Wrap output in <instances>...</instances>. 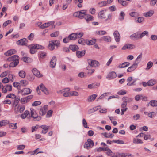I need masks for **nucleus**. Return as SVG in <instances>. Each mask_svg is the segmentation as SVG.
I'll return each instance as SVG.
<instances>
[{
    "instance_id": "f257e3e1",
    "label": "nucleus",
    "mask_w": 157,
    "mask_h": 157,
    "mask_svg": "<svg viewBox=\"0 0 157 157\" xmlns=\"http://www.w3.org/2000/svg\"><path fill=\"white\" fill-rule=\"evenodd\" d=\"M107 16V18L106 20H108L111 19L112 15L109 14L106 12L105 10H103L100 11L98 14V17L100 19H105Z\"/></svg>"
},
{
    "instance_id": "f03ea898",
    "label": "nucleus",
    "mask_w": 157,
    "mask_h": 157,
    "mask_svg": "<svg viewBox=\"0 0 157 157\" xmlns=\"http://www.w3.org/2000/svg\"><path fill=\"white\" fill-rule=\"evenodd\" d=\"M83 33H72L69 35L68 36L69 37L70 40H74L77 38H79L81 37L83 35Z\"/></svg>"
},
{
    "instance_id": "7ed1b4c3",
    "label": "nucleus",
    "mask_w": 157,
    "mask_h": 157,
    "mask_svg": "<svg viewBox=\"0 0 157 157\" xmlns=\"http://www.w3.org/2000/svg\"><path fill=\"white\" fill-rule=\"evenodd\" d=\"M32 90L28 88H25L22 90L19 89L18 91V93L21 94L23 96H25L30 94Z\"/></svg>"
},
{
    "instance_id": "20e7f679",
    "label": "nucleus",
    "mask_w": 157,
    "mask_h": 157,
    "mask_svg": "<svg viewBox=\"0 0 157 157\" xmlns=\"http://www.w3.org/2000/svg\"><path fill=\"white\" fill-rule=\"evenodd\" d=\"M70 89L69 88H66L62 90L58 91L57 93L60 94H63V96L65 97H67L70 96L71 94L69 93V91Z\"/></svg>"
},
{
    "instance_id": "39448f33",
    "label": "nucleus",
    "mask_w": 157,
    "mask_h": 157,
    "mask_svg": "<svg viewBox=\"0 0 157 157\" xmlns=\"http://www.w3.org/2000/svg\"><path fill=\"white\" fill-rule=\"evenodd\" d=\"M94 145V143L93 140L90 139H88L87 142L85 143L84 147L85 148L89 149L90 147L92 148Z\"/></svg>"
},
{
    "instance_id": "423d86ee",
    "label": "nucleus",
    "mask_w": 157,
    "mask_h": 157,
    "mask_svg": "<svg viewBox=\"0 0 157 157\" xmlns=\"http://www.w3.org/2000/svg\"><path fill=\"white\" fill-rule=\"evenodd\" d=\"M31 117L34 118L35 120L39 121L41 119V117L38 116L36 111L33 109H30Z\"/></svg>"
},
{
    "instance_id": "0eeeda50",
    "label": "nucleus",
    "mask_w": 157,
    "mask_h": 157,
    "mask_svg": "<svg viewBox=\"0 0 157 157\" xmlns=\"http://www.w3.org/2000/svg\"><path fill=\"white\" fill-rule=\"evenodd\" d=\"M88 64L93 67H97L99 66V63L95 60L89 59L87 60Z\"/></svg>"
},
{
    "instance_id": "6e6552de",
    "label": "nucleus",
    "mask_w": 157,
    "mask_h": 157,
    "mask_svg": "<svg viewBox=\"0 0 157 157\" xmlns=\"http://www.w3.org/2000/svg\"><path fill=\"white\" fill-rule=\"evenodd\" d=\"M140 32H138L131 35L130 36V38L131 39L133 40H136L139 39H141L140 37Z\"/></svg>"
},
{
    "instance_id": "1a4fd4ad",
    "label": "nucleus",
    "mask_w": 157,
    "mask_h": 157,
    "mask_svg": "<svg viewBox=\"0 0 157 157\" xmlns=\"http://www.w3.org/2000/svg\"><path fill=\"white\" fill-rule=\"evenodd\" d=\"M135 48V46L132 44H127L125 45L122 48V50L126 49H132Z\"/></svg>"
},
{
    "instance_id": "9d476101",
    "label": "nucleus",
    "mask_w": 157,
    "mask_h": 157,
    "mask_svg": "<svg viewBox=\"0 0 157 157\" xmlns=\"http://www.w3.org/2000/svg\"><path fill=\"white\" fill-rule=\"evenodd\" d=\"M28 40L26 38H23L17 42V44L20 45H25L27 44Z\"/></svg>"
},
{
    "instance_id": "9b49d317",
    "label": "nucleus",
    "mask_w": 157,
    "mask_h": 157,
    "mask_svg": "<svg viewBox=\"0 0 157 157\" xmlns=\"http://www.w3.org/2000/svg\"><path fill=\"white\" fill-rule=\"evenodd\" d=\"M32 71L34 75L37 77L40 78L43 76L40 72L36 68H33L32 70Z\"/></svg>"
},
{
    "instance_id": "f8f14e48",
    "label": "nucleus",
    "mask_w": 157,
    "mask_h": 157,
    "mask_svg": "<svg viewBox=\"0 0 157 157\" xmlns=\"http://www.w3.org/2000/svg\"><path fill=\"white\" fill-rule=\"evenodd\" d=\"M117 76V74L114 71H112L109 73L107 75L106 78L110 80L115 78Z\"/></svg>"
},
{
    "instance_id": "ddd939ff",
    "label": "nucleus",
    "mask_w": 157,
    "mask_h": 157,
    "mask_svg": "<svg viewBox=\"0 0 157 157\" xmlns=\"http://www.w3.org/2000/svg\"><path fill=\"white\" fill-rule=\"evenodd\" d=\"M138 64L134 63L131 66L129 67L127 70L128 72H131L134 71L137 67Z\"/></svg>"
},
{
    "instance_id": "4468645a",
    "label": "nucleus",
    "mask_w": 157,
    "mask_h": 157,
    "mask_svg": "<svg viewBox=\"0 0 157 157\" xmlns=\"http://www.w3.org/2000/svg\"><path fill=\"white\" fill-rule=\"evenodd\" d=\"M56 58L55 56L52 57V59L50 61V67L52 68H54L56 65Z\"/></svg>"
},
{
    "instance_id": "2eb2a0df",
    "label": "nucleus",
    "mask_w": 157,
    "mask_h": 157,
    "mask_svg": "<svg viewBox=\"0 0 157 157\" xmlns=\"http://www.w3.org/2000/svg\"><path fill=\"white\" fill-rule=\"evenodd\" d=\"M19 56L17 55H14L8 58L7 60L9 61H15L17 60L19 61Z\"/></svg>"
},
{
    "instance_id": "dca6fc26",
    "label": "nucleus",
    "mask_w": 157,
    "mask_h": 157,
    "mask_svg": "<svg viewBox=\"0 0 157 157\" xmlns=\"http://www.w3.org/2000/svg\"><path fill=\"white\" fill-rule=\"evenodd\" d=\"M86 10H82L79 11V18L81 19H83L86 16Z\"/></svg>"
},
{
    "instance_id": "f3484780",
    "label": "nucleus",
    "mask_w": 157,
    "mask_h": 157,
    "mask_svg": "<svg viewBox=\"0 0 157 157\" xmlns=\"http://www.w3.org/2000/svg\"><path fill=\"white\" fill-rule=\"evenodd\" d=\"M113 35L116 42H119L120 40V34L117 31H115L113 33Z\"/></svg>"
},
{
    "instance_id": "a211bd4d",
    "label": "nucleus",
    "mask_w": 157,
    "mask_h": 157,
    "mask_svg": "<svg viewBox=\"0 0 157 157\" xmlns=\"http://www.w3.org/2000/svg\"><path fill=\"white\" fill-rule=\"evenodd\" d=\"M86 53V51L84 50L82 51H78L76 52V55L78 57L80 58L84 56Z\"/></svg>"
},
{
    "instance_id": "6ab92c4d",
    "label": "nucleus",
    "mask_w": 157,
    "mask_h": 157,
    "mask_svg": "<svg viewBox=\"0 0 157 157\" xmlns=\"http://www.w3.org/2000/svg\"><path fill=\"white\" fill-rule=\"evenodd\" d=\"M40 87L41 91L43 92L45 94H48V92L47 89L43 84H41L40 85Z\"/></svg>"
},
{
    "instance_id": "aec40b11",
    "label": "nucleus",
    "mask_w": 157,
    "mask_h": 157,
    "mask_svg": "<svg viewBox=\"0 0 157 157\" xmlns=\"http://www.w3.org/2000/svg\"><path fill=\"white\" fill-rule=\"evenodd\" d=\"M133 98H129L127 97H124L122 98V100L124 102H125L126 104L131 102L132 101Z\"/></svg>"
},
{
    "instance_id": "412c9836",
    "label": "nucleus",
    "mask_w": 157,
    "mask_h": 157,
    "mask_svg": "<svg viewBox=\"0 0 157 157\" xmlns=\"http://www.w3.org/2000/svg\"><path fill=\"white\" fill-rule=\"evenodd\" d=\"M16 51L14 49H10L5 53V55L7 56H9L15 53Z\"/></svg>"
},
{
    "instance_id": "4be33fe9",
    "label": "nucleus",
    "mask_w": 157,
    "mask_h": 157,
    "mask_svg": "<svg viewBox=\"0 0 157 157\" xmlns=\"http://www.w3.org/2000/svg\"><path fill=\"white\" fill-rule=\"evenodd\" d=\"M130 65V63L128 62H124L119 65L118 67L120 68H125Z\"/></svg>"
},
{
    "instance_id": "5701e85b",
    "label": "nucleus",
    "mask_w": 157,
    "mask_h": 157,
    "mask_svg": "<svg viewBox=\"0 0 157 157\" xmlns=\"http://www.w3.org/2000/svg\"><path fill=\"white\" fill-rule=\"evenodd\" d=\"M97 95L96 94H93L91 96H89L87 99V101L88 102H91L94 101Z\"/></svg>"
},
{
    "instance_id": "b1692460",
    "label": "nucleus",
    "mask_w": 157,
    "mask_h": 157,
    "mask_svg": "<svg viewBox=\"0 0 157 157\" xmlns=\"http://www.w3.org/2000/svg\"><path fill=\"white\" fill-rule=\"evenodd\" d=\"M28 48L30 49V52L31 54H34L36 52V51L34 48V44H31L28 46Z\"/></svg>"
},
{
    "instance_id": "393cba45",
    "label": "nucleus",
    "mask_w": 157,
    "mask_h": 157,
    "mask_svg": "<svg viewBox=\"0 0 157 157\" xmlns=\"http://www.w3.org/2000/svg\"><path fill=\"white\" fill-rule=\"evenodd\" d=\"M101 134L103 135L105 137L107 138H112L114 136V135L113 134L111 133H108L106 132L102 133H101Z\"/></svg>"
},
{
    "instance_id": "a878e982",
    "label": "nucleus",
    "mask_w": 157,
    "mask_h": 157,
    "mask_svg": "<svg viewBox=\"0 0 157 157\" xmlns=\"http://www.w3.org/2000/svg\"><path fill=\"white\" fill-rule=\"evenodd\" d=\"M19 61L18 60L15 61H12L9 65L10 67H16L19 63Z\"/></svg>"
},
{
    "instance_id": "bb28decb",
    "label": "nucleus",
    "mask_w": 157,
    "mask_h": 157,
    "mask_svg": "<svg viewBox=\"0 0 157 157\" xmlns=\"http://www.w3.org/2000/svg\"><path fill=\"white\" fill-rule=\"evenodd\" d=\"M154 13V11L153 10H150L147 13H144V15L146 17H151Z\"/></svg>"
},
{
    "instance_id": "cd10ccee",
    "label": "nucleus",
    "mask_w": 157,
    "mask_h": 157,
    "mask_svg": "<svg viewBox=\"0 0 157 157\" xmlns=\"http://www.w3.org/2000/svg\"><path fill=\"white\" fill-rule=\"evenodd\" d=\"M100 85V83H98L90 84L88 85V87L90 89L96 88L97 87L99 86Z\"/></svg>"
},
{
    "instance_id": "c85d7f7f",
    "label": "nucleus",
    "mask_w": 157,
    "mask_h": 157,
    "mask_svg": "<svg viewBox=\"0 0 157 157\" xmlns=\"http://www.w3.org/2000/svg\"><path fill=\"white\" fill-rule=\"evenodd\" d=\"M9 123V121L6 120H4L1 121H0V127L6 125L8 124Z\"/></svg>"
},
{
    "instance_id": "c756f323",
    "label": "nucleus",
    "mask_w": 157,
    "mask_h": 157,
    "mask_svg": "<svg viewBox=\"0 0 157 157\" xmlns=\"http://www.w3.org/2000/svg\"><path fill=\"white\" fill-rule=\"evenodd\" d=\"M20 101V98L19 97H16L15 98H14V99L13 101V106H14L15 107H16Z\"/></svg>"
},
{
    "instance_id": "7c9ffc66",
    "label": "nucleus",
    "mask_w": 157,
    "mask_h": 157,
    "mask_svg": "<svg viewBox=\"0 0 157 157\" xmlns=\"http://www.w3.org/2000/svg\"><path fill=\"white\" fill-rule=\"evenodd\" d=\"M69 48L73 51H75L78 49V47L76 45H70Z\"/></svg>"
},
{
    "instance_id": "2f4dec72",
    "label": "nucleus",
    "mask_w": 157,
    "mask_h": 157,
    "mask_svg": "<svg viewBox=\"0 0 157 157\" xmlns=\"http://www.w3.org/2000/svg\"><path fill=\"white\" fill-rule=\"evenodd\" d=\"M96 42V39H92L90 40H86V44L89 45H93Z\"/></svg>"
},
{
    "instance_id": "473e14b6",
    "label": "nucleus",
    "mask_w": 157,
    "mask_h": 157,
    "mask_svg": "<svg viewBox=\"0 0 157 157\" xmlns=\"http://www.w3.org/2000/svg\"><path fill=\"white\" fill-rule=\"evenodd\" d=\"M48 48L51 50H53L55 48L54 44L53 42L52 41H49V44L48 45Z\"/></svg>"
},
{
    "instance_id": "72a5a7b5",
    "label": "nucleus",
    "mask_w": 157,
    "mask_h": 157,
    "mask_svg": "<svg viewBox=\"0 0 157 157\" xmlns=\"http://www.w3.org/2000/svg\"><path fill=\"white\" fill-rule=\"evenodd\" d=\"M140 38L141 39L144 36L146 35L147 36H148L149 35L148 32L147 31H144L142 33H141L140 32Z\"/></svg>"
},
{
    "instance_id": "f704fd0d",
    "label": "nucleus",
    "mask_w": 157,
    "mask_h": 157,
    "mask_svg": "<svg viewBox=\"0 0 157 157\" xmlns=\"http://www.w3.org/2000/svg\"><path fill=\"white\" fill-rule=\"evenodd\" d=\"M133 142L135 144H142L143 143V141L141 139L136 138L133 139Z\"/></svg>"
},
{
    "instance_id": "c9c22d12",
    "label": "nucleus",
    "mask_w": 157,
    "mask_h": 157,
    "mask_svg": "<svg viewBox=\"0 0 157 157\" xmlns=\"http://www.w3.org/2000/svg\"><path fill=\"white\" fill-rule=\"evenodd\" d=\"M142 57V54L140 53L137 57L135 60V63L138 64L141 60Z\"/></svg>"
},
{
    "instance_id": "e433bc0d",
    "label": "nucleus",
    "mask_w": 157,
    "mask_h": 157,
    "mask_svg": "<svg viewBox=\"0 0 157 157\" xmlns=\"http://www.w3.org/2000/svg\"><path fill=\"white\" fill-rule=\"evenodd\" d=\"M101 38L102 40L108 42H110L111 40V37L109 36H106L102 37Z\"/></svg>"
},
{
    "instance_id": "4c0bfd02",
    "label": "nucleus",
    "mask_w": 157,
    "mask_h": 157,
    "mask_svg": "<svg viewBox=\"0 0 157 157\" xmlns=\"http://www.w3.org/2000/svg\"><path fill=\"white\" fill-rule=\"evenodd\" d=\"M85 19L87 22L90 21H92L94 19V17L90 15L86 14V16L85 17Z\"/></svg>"
},
{
    "instance_id": "58836bf2",
    "label": "nucleus",
    "mask_w": 157,
    "mask_h": 157,
    "mask_svg": "<svg viewBox=\"0 0 157 157\" xmlns=\"http://www.w3.org/2000/svg\"><path fill=\"white\" fill-rule=\"evenodd\" d=\"M17 123H10L9 124V127L10 128L13 129H16L17 128V126L16 125Z\"/></svg>"
},
{
    "instance_id": "ea45409f",
    "label": "nucleus",
    "mask_w": 157,
    "mask_h": 157,
    "mask_svg": "<svg viewBox=\"0 0 157 157\" xmlns=\"http://www.w3.org/2000/svg\"><path fill=\"white\" fill-rule=\"evenodd\" d=\"M34 48L36 49H43L44 48V46L38 44H34Z\"/></svg>"
},
{
    "instance_id": "a19ab883",
    "label": "nucleus",
    "mask_w": 157,
    "mask_h": 157,
    "mask_svg": "<svg viewBox=\"0 0 157 157\" xmlns=\"http://www.w3.org/2000/svg\"><path fill=\"white\" fill-rule=\"evenodd\" d=\"M26 74L24 71L21 70L19 73V75L22 78H24L25 77Z\"/></svg>"
},
{
    "instance_id": "79ce46f5",
    "label": "nucleus",
    "mask_w": 157,
    "mask_h": 157,
    "mask_svg": "<svg viewBox=\"0 0 157 157\" xmlns=\"http://www.w3.org/2000/svg\"><path fill=\"white\" fill-rule=\"evenodd\" d=\"M150 105L153 107L157 106V101L155 100H151L150 101Z\"/></svg>"
},
{
    "instance_id": "37998d69",
    "label": "nucleus",
    "mask_w": 157,
    "mask_h": 157,
    "mask_svg": "<svg viewBox=\"0 0 157 157\" xmlns=\"http://www.w3.org/2000/svg\"><path fill=\"white\" fill-rule=\"evenodd\" d=\"M52 42H53L54 46H56L57 47H58L60 45V41L58 40H51Z\"/></svg>"
},
{
    "instance_id": "c03bdc74",
    "label": "nucleus",
    "mask_w": 157,
    "mask_h": 157,
    "mask_svg": "<svg viewBox=\"0 0 157 157\" xmlns=\"http://www.w3.org/2000/svg\"><path fill=\"white\" fill-rule=\"evenodd\" d=\"M59 34V32L57 31L51 33L50 35V36L51 37H56L58 36Z\"/></svg>"
},
{
    "instance_id": "a18cd8bd",
    "label": "nucleus",
    "mask_w": 157,
    "mask_h": 157,
    "mask_svg": "<svg viewBox=\"0 0 157 157\" xmlns=\"http://www.w3.org/2000/svg\"><path fill=\"white\" fill-rule=\"evenodd\" d=\"M153 65V63L151 62L150 61L148 62L147 64V67L146 69V70H148L151 67H152Z\"/></svg>"
},
{
    "instance_id": "49530a36",
    "label": "nucleus",
    "mask_w": 157,
    "mask_h": 157,
    "mask_svg": "<svg viewBox=\"0 0 157 157\" xmlns=\"http://www.w3.org/2000/svg\"><path fill=\"white\" fill-rule=\"evenodd\" d=\"M16 97V95H15L14 94H12V93H10V94H8L6 96V98H10L12 99H14Z\"/></svg>"
},
{
    "instance_id": "de8ad7c7",
    "label": "nucleus",
    "mask_w": 157,
    "mask_h": 157,
    "mask_svg": "<svg viewBox=\"0 0 157 157\" xmlns=\"http://www.w3.org/2000/svg\"><path fill=\"white\" fill-rule=\"evenodd\" d=\"M125 15V14L123 12H121L120 13V17L119 18V19L120 21H122L124 19V16Z\"/></svg>"
},
{
    "instance_id": "09e8293b",
    "label": "nucleus",
    "mask_w": 157,
    "mask_h": 157,
    "mask_svg": "<svg viewBox=\"0 0 157 157\" xmlns=\"http://www.w3.org/2000/svg\"><path fill=\"white\" fill-rule=\"evenodd\" d=\"M21 85L23 86H25L28 84V82L26 80H21L20 81Z\"/></svg>"
},
{
    "instance_id": "8fccbe9b",
    "label": "nucleus",
    "mask_w": 157,
    "mask_h": 157,
    "mask_svg": "<svg viewBox=\"0 0 157 157\" xmlns=\"http://www.w3.org/2000/svg\"><path fill=\"white\" fill-rule=\"evenodd\" d=\"M39 128L43 129V130L48 131L49 129V126L45 125H42L39 126Z\"/></svg>"
},
{
    "instance_id": "3c124183",
    "label": "nucleus",
    "mask_w": 157,
    "mask_h": 157,
    "mask_svg": "<svg viewBox=\"0 0 157 157\" xmlns=\"http://www.w3.org/2000/svg\"><path fill=\"white\" fill-rule=\"evenodd\" d=\"M155 83V82L152 80H150L147 82V85L148 86H151Z\"/></svg>"
},
{
    "instance_id": "603ef678",
    "label": "nucleus",
    "mask_w": 157,
    "mask_h": 157,
    "mask_svg": "<svg viewBox=\"0 0 157 157\" xmlns=\"http://www.w3.org/2000/svg\"><path fill=\"white\" fill-rule=\"evenodd\" d=\"M17 108L19 109V112L20 113H21L25 109V108L24 105H22L21 106H18L17 107Z\"/></svg>"
},
{
    "instance_id": "864d4df0",
    "label": "nucleus",
    "mask_w": 157,
    "mask_h": 157,
    "mask_svg": "<svg viewBox=\"0 0 157 157\" xmlns=\"http://www.w3.org/2000/svg\"><path fill=\"white\" fill-rule=\"evenodd\" d=\"M86 40L83 39L82 38L79 39L78 40V43L82 45H85L86 44Z\"/></svg>"
},
{
    "instance_id": "5fc2aeb1",
    "label": "nucleus",
    "mask_w": 157,
    "mask_h": 157,
    "mask_svg": "<svg viewBox=\"0 0 157 157\" xmlns=\"http://www.w3.org/2000/svg\"><path fill=\"white\" fill-rule=\"evenodd\" d=\"M82 124L85 128H89L87 125V123L85 119H83L82 120Z\"/></svg>"
},
{
    "instance_id": "6e6d98bb",
    "label": "nucleus",
    "mask_w": 157,
    "mask_h": 157,
    "mask_svg": "<svg viewBox=\"0 0 157 157\" xmlns=\"http://www.w3.org/2000/svg\"><path fill=\"white\" fill-rule=\"evenodd\" d=\"M107 2L106 1H101L98 3V4L100 7H102L106 5Z\"/></svg>"
},
{
    "instance_id": "4d7b16f0",
    "label": "nucleus",
    "mask_w": 157,
    "mask_h": 157,
    "mask_svg": "<svg viewBox=\"0 0 157 157\" xmlns=\"http://www.w3.org/2000/svg\"><path fill=\"white\" fill-rule=\"evenodd\" d=\"M126 93V92L123 90H121L117 92L118 94L120 95H124Z\"/></svg>"
},
{
    "instance_id": "13d9d810",
    "label": "nucleus",
    "mask_w": 157,
    "mask_h": 157,
    "mask_svg": "<svg viewBox=\"0 0 157 157\" xmlns=\"http://www.w3.org/2000/svg\"><path fill=\"white\" fill-rule=\"evenodd\" d=\"M22 104H25L28 102L26 98H21L20 100Z\"/></svg>"
},
{
    "instance_id": "bf43d9fd",
    "label": "nucleus",
    "mask_w": 157,
    "mask_h": 157,
    "mask_svg": "<svg viewBox=\"0 0 157 157\" xmlns=\"http://www.w3.org/2000/svg\"><path fill=\"white\" fill-rule=\"evenodd\" d=\"M25 147V146L24 145H20L17 146V149L18 150L24 149Z\"/></svg>"
},
{
    "instance_id": "052dcab7",
    "label": "nucleus",
    "mask_w": 157,
    "mask_h": 157,
    "mask_svg": "<svg viewBox=\"0 0 157 157\" xmlns=\"http://www.w3.org/2000/svg\"><path fill=\"white\" fill-rule=\"evenodd\" d=\"M41 103V102L39 101H36L34 102L32 104L33 106H36L40 105Z\"/></svg>"
},
{
    "instance_id": "680f3d73",
    "label": "nucleus",
    "mask_w": 157,
    "mask_h": 157,
    "mask_svg": "<svg viewBox=\"0 0 157 157\" xmlns=\"http://www.w3.org/2000/svg\"><path fill=\"white\" fill-rule=\"evenodd\" d=\"M113 142L117 143V144H124V142L123 140H113Z\"/></svg>"
},
{
    "instance_id": "e2e57ef3",
    "label": "nucleus",
    "mask_w": 157,
    "mask_h": 157,
    "mask_svg": "<svg viewBox=\"0 0 157 157\" xmlns=\"http://www.w3.org/2000/svg\"><path fill=\"white\" fill-rule=\"evenodd\" d=\"M10 72L9 71H5L4 72L2 73L0 75V77H3L6 76Z\"/></svg>"
},
{
    "instance_id": "0e129e2a",
    "label": "nucleus",
    "mask_w": 157,
    "mask_h": 157,
    "mask_svg": "<svg viewBox=\"0 0 157 157\" xmlns=\"http://www.w3.org/2000/svg\"><path fill=\"white\" fill-rule=\"evenodd\" d=\"M46 23L48 27L50 25H52V27L54 28L55 27V25H54V21H50Z\"/></svg>"
},
{
    "instance_id": "69168bd1",
    "label": "nucleus",
    "mask_w": 157,
    "mask_h": 157,
    "mask_svg": "<svg viewBox=\"0 0 157 157\" xmlns=\"http://www.w3.org/2000/svg\"><path fill=\"white\" fill-rule=\"evenodd\" d=\"M11 23V21L10 20H7L3 24V26L5 27L7 26L8 24H9Z\"/></svg>"
},
{
    "instance_id": "338daca9",
    "label": "nucleus",
    "mask_w": 157,
    "mask_h": 157,
    "mask_svg": "<svg viewBox=\"0 0 157 157\" xmlns=\"http://www.w3.org/2000/svg\"><path fill=\"white\" fill-rule=\"evenodd\" d=\"M45 110H44L43 109H40L39 111V114L40 115L43 116L46 113Z\"/></svg>"
},
{
    "instance_id": "774afa93",
    "label": "nucleus",
    "mask_w": 157,
    "mask_h": 157,
    "mask_svg": "<svg viewBox=\"0 0 157 157\" xmlns=\"http://www.w3.org/2000/svg\"><path fill=\"white\" fill-rule=\"evenodd\" d=\"M143 97L142 95H137L135 97V99L136 101H138Z\"/></svg>"
}]
</instances>
